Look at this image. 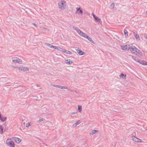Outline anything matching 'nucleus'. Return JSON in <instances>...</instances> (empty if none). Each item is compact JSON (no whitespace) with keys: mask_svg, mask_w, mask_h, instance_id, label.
I'll use <instances>...</instances> for the list:
<instances>
[{"mask_svg":"<svg viewBox=\"0 0 147 147\" xmlns=\"http://www.w3.org/2000/svg\"><path fill=\"white\" fill-rule=\"evenodd\" d=\"M132 54L137 55L138 54H142L141 51L134 46H130L129 50Z\"/></svg>","mask_w":147,"mask_h":147,"instance_id":"nucleus-1","label":"nucleus"},{"mask_svg":"<svg viewBox=\"0 0 147 147\" xmlns=\"http://www.w3.org/2000/svg\"><path fill=\"white\" fill-rule=\"evenodd\" d=\"M67 5L66 2L64 0H61L58 3V6L59 9L61 10H63L65 8Z\"/></svg>","mask_w":147,"mask_h":147,"instance_id":"nucleus-2","label":"nucleus"},{"mask_svg":"<svg viewBox=\"0 0 147 147\" xmlns=\"http://www.w3.org/2000/svg\"><path fill=\"white\" fill-rule=\"evenodd\" d=\"M73 28L74 29L76 30L77 32L80 35L86 38V36H87V35L86 34L82 31L78 27L74 26L73 27Z\"/></svg>","mask_w":147,"mask_h":147,"instance_id":"nucleus-3","label":"nucleus"},{"mask_svg":"<svg viewBox=\"0 0 147 147\" xmlns=\"http://www.w3.org/2000/svg\"><path fill=\"white\" fill-rule=\"evenodd\" d=\"M12 61L14 63H17L19 64H22V60L17 57L12 58Z\"/></svg>","mask_w":147,"mask_h":147,"instance_id":"nucleus-4","label":"nucleus"},{"mask_svg":"<svg viewBox=\"0 0 147 147\" xmlns=\"http://www.w3.org/2000/svg\"><path fill=\"white\" fill-rule=\"evenodd\" d=\"M130 46L129 45H127L125 46H121V48L123 50L129 51V49Z\"/></svg>","mask_w":147,"mask_h":147,"instance_id":"nucleus-5","label":"nucleus"},{"mask_svg":"<svg viewBox=\"0 0 147 147\" xmlns=\"http://www.w3.org/2000/svg\"><path fill=\"white\" fill-rule=\"evenodd\" d=\"M78 49H79V48H77V49H76V52L79 55H82L84 54L85 53L84 52Z\"/></svg>","mask_w":147,"mask_h":147,"instance_id":"nucleus-6","label":"nucleus"},{"mask_svg":"<svg viewBox=\"0 0 147 147\" xmlns=\"http://www.w3.org/2000/svg\"><path fill=\"white\" fill-rule=\"evenodd\" d=\"M133 32L134 33V35L135 37L136 38V40H140V37L139 35L137 34L135 32V31H133Z\"/></svg>","mask_w":147,"mask_h":147,"instance_id":"nucleus-7","label":"nucleus"},{"mask_svg":"<svg viewBox=\"0 0 147 147\" xmlns=\"http://www.w3.org/2000/svg\"><path fill=\"white\" fill-rule=\"evenodd\" d=\"M92 15L94 18L97 22H99L100 21V19L99 18L97 17L96 16V15L94 14V13H92Z\"/></svg>","mask_w":147,"mask_h":147,"instance_id":"nucleus-8","label":"nucleus"},{"mask_svg":"<svg viewBox=\"0 0 147 147\" xmlns=\"http://www.w3.org/2000/svg\"><path fill=\"white\" fill-rule=\"evenodd\" d=\"M65 63L67 64L70 65L72 63L73 61L69 59L65 60Z\"/></svg>","mask_w":147,"mask_h":147,"instance_id":"nucleus-9","label":"nucleus"},{"mask_svg":"<svg viewBox=\"0 0 147 147\" xmlns=\"http://www.w3.org/2000/svg\"><path fill=\"white\" fill-rule=\"evenodd\" d=\"M14 139L16 141V142L18 144L19 143L21 142V139L17 137H14Z\"/></svg>","mask_w":147,"mask_h":147,"instance_id":"nucleus-10","label":"nucleus"},{"mask_svg":"<svg viewBox=\"0 0 147 147\" xmlns=\"http://www.w3.org/2000/svg\"><path fill=\"white\" fill-rule=\"evenodd\" d=\"M139 63L144 65H147V62L145 61H142L140 60Z\"/></svg>","mask_w":147,"mask_h":147,"instance_id":"nucleus-11","label":"nucleus"},{"mask_svg":"<svg viewBox=\"0 0 147 147\" xmlns=\"http://www.w3.org/2000/svg\"><path fill=\"white\" fill-rule=\"evenodd\" d=\"M98 131L97 130H93L91 131L90 132L89 134L90 135H93Z\"/></svg>","mask_w":147,"mask_h":147,"instance_id":"nucleus-12","label":"nucleus"},{"mask_svg":"<svg viewBox=\"0 0 147 147\" xmlns=\"http://www.w3.org/2000/svg\"><path fill=\"white\" fill-rule=\"evenodd\" d=\"M132 140L133 141L136 142H138L139 141V139L136 137L134 136L132 137Z\"/></svg>","mask_w":147,"mask_h":147,"instance_id":"nucleus-13","label":"nucleus"},{"mask_svg":"<svg viewBox=\"0 0 147 147\" xmlns=\"http://www.w3.org/2000/svg\"><path fill=\"white\" fill-rule=\"evenodd\" d=\"M8 145L11 147H15L14 144L12 141L9 142V144H8Z\"/></svg>","mask_w":147,"mask_h":147,"instance_id":"nucleus-14","label":"nucleus"},{"mask_svg":"<svg viewBox=\"0 0 147 147\" xmlns=\"http://www.w3.org/2000/svg\"><path fill=\"white\" fill-rule=\"evenodd\" d=\"M89 41L92 43H94V41L91 39V38L89 36H86V38Z\"/></svg>","mask_w":147,"mask_h":147,"instance_id":"nucleus-15","label":"nucleus"},{"mask_svg":"<svg viewBox=\"0 0 147 147\" xmlns=\"http://www.w3.org/2000/svg\"><path fill=\"white\" fill-rule=\"evenodd\" d=\"M131 57H132V58L133 59H134L135 61H136L137 62H138L139 63V61H140V59L138 58L137 57H135V56H131Z\"/></svg>","mask_w":147,"mask_h":147,"instance_id":"nucleus-16","label":"nucleus"},{"mask_svg":"<svg viewBox=\"0 0 147 147\" xmlns=\"http://www.w3.org/2000/svg\"><path fill=\"white\" fill-rule=\"evenodd\" d=\"M126 75H124L123 73L121 74L120 75H119V77L120 78H124L125 79V78L126 77Z\"/></svg>","mask_w":147,"mask_h":147,"instance_id":"nucleus-17","label":"nucleus"},{"mask_svg":"<svg viewBox=\"0 0 147 147\" xmlns=\"http://www.w3.org/2000/svg\"><path fill=\"white\" fill-rule=\"evenodd\" d=\"M3 129L2 125H0V133L3 134Z\"/></svg>","mask_w":147,"mask_h":147,"instance_id":"nucleus-18","label":"nucleus"},{"mask_svg":"<svg viewBox=\"0 0 147 147\" xmlns=\"http://www.w3.org/2000/svg\"><path fill=\"white\" fill-rule=\"evenodd\" d=\"M22 71H28L29 70V69L28 68L26 67H22Z\"/></svg>","mask_w":147,"mask_h":147,"instance_id":"nucleus-19","label":"nucleus"},{"mask_svg":"<svg viewBox=\"0 0 147 147\" xmlns=\"http://www.w3.org/2000/svg\"><path fill=\"white\" fill-rule=\"evenodd\" d=\"M59 88H61V89H68L67 87L66 86H59Z\"/></svg>","mask_w":147,"mask_h":147,"instance_id":"nucleus-20","label":"nucleus"},{"mask_svg":"<svg viewBox=\"0 0 147 147\" xmlns=\"http://www.w3.org/2000/svg\"><path fill=\"white\" fill-rule=\"evenodd\" d=\"M7 119L6 117H2L0 119V120H1L2 121H5Z\"/></svg>","mask_w":147,"mask_h":147,"instance_id":"nucleus-21","label":"nucleus"},{"mask_svg":"<svg viewBox=\"0 0 147 147\" xmlns=\"http://www.w3.org/2000/svg\"><path fill=\"white\" fill-rule=\"evenodd\" d=\"M83 11L81 9H80L79 10V11L78 12V13H78V14H80L81 15H82L83 14Z\"/></svg>","mask_w":147,"mask_h":147,"instance_id":"nucleus-22","label":"nucleus"},{"mask_svg":"<svg viewBox=\"0 0 147 147\" xmlns=\"http://www.w3.org/2000/svg\"><path fill=\"white\" fill-rule=\"evenodd\" d=\"M124 33L125 36H128V32L125 29L124 30Z\"/></svg>","mask_w":147,"mask_h":147,"instance_id":"nucleus-23","label":"nucleus"},{"mask_svg":"<svg viewBox=\"0 0 147 147\" xmlns=\"http://www.w3.org/2000/svg\"><path fill=\"white\" fill-rule=\"evenodd\" d=\"M82 107L81 106L79 105L78 106V112H80L82 111Z\"/></svg>","mask_w":147,"mask_h":147,"instance_id":"nucleus-24","label":"nucleus"},{"mask_svg":"<svg viewBox=\"0 0 147 147\" xmlns=\"http://www.w3.org/2000/svg\"><path fill=\"white\" fill-rule=\"evenodd\" d=\"M115 7V4L114 3H112L110 6V7L111 9H113Z\"/></svg>","mask_w":147,"mask_h":147,"instance_id":"nucleus-25","label":"nucleus"},{"mask_svg":"<svg viewBox=\"0 0 147 147\" xmlns=\"http://www.w3.org/2000/svg\"><path fill=\"white\" fill-rule=\"evenodd\" d=\"M59 51H62L63 53H65L66 52V50L64 49L61 48H60L59 49Z\"/></svg>","mask_w":147,"mask_h":147,"instance_id":"nucleus-26","label":"nucleus"},{"mask_svg":"<svg viewBox=\"0 0 147 147\" xmlns=\"http://www.w3.org/2000/svg\"><path fill=\"white\" fill-rule=\"evenodd\" d=\"M11 140V139H7V140H6V143L7 145H8V144H9V142H10L11 141H10Z\"/></svg>","mask_w":147,"mask_h":147,"instance_id":"nucleus-27","label":"nucleus"},{"mask_svg":"<svg viewBox=\"0 0 147 147\" xmlns=\"http://www.w3.org/2000/svg\"><path fill=\"white\" fill-rule=\"evenodd\" d=\"M65 53H66V54H69V55H71L72 54V53L71 52L69 51H67L66 50V52Z\"/></svg>","mask_w":147,"mask_h":147,"instance_id":"nucleus-28","label":"nucleus"},{"mask_svg":"<svg viewBox=\"0 0 147 147\" xmlns=\"http://www.w3.org/2000/svg\"><path fill=\"white\" fill-rule=\"evenodd\" d=\"M51 85L53 86H54L55 87H57V88H59V85H55V84H51Z\"/></svg>","mask_w":147,"mask_h":147,"instance_id":"nucleus-29","label":"nucleus"},{"mask_svg":"<svg viewBox=\"0 0 147 147\" xmlns=\"http://www.w3.org/2000/svg\"><path fill=\"white\" fill-rule=\"evenodd\" d=\"M47 46H48L49 47L51 48H53V45H51L50 44H48L47 45Z\"/></svg>","mask_w":147,"mask_h":147,"instance_id":"nucleus-30","label":"nucleus"},{"mask_svg":"<svg viewBox=\"0 0 147 147\" xmlns=\"http://www.w3.org/2000/svg\"><path fill=\"white\" fill-rule=\"evenodd\" d=\"M76 9L77 10L76 13H78V12L79 11V10H80L81 9V8L80 7H79V8L76 7Z\"/></svg>","mask_w":147,"mask_h":147,"instance_id":"nucleus-31","label":"nucleus"},{"mask_svg":"<svg viewBox=\"0 0 147 147\" xmlns=\"http://www.w3.org/2000/svg\"><path fill=\"white\" fill-rule=\"evenodd\" d=\"M26 127H28L30 126V123H28L26 124Z\"/></svg>","mask_w":147,"mask_h":147,"instance_id":"nucleus-32","label":"nucleus"},{"mask_svg":"<svg viewBox=\"0 0 147 147\" xmlns=\"http://www.w3.org/2000/svg\"><path fill=\"white\" fill-rule=\"evenodd\" d=\"M81 123V122L79 120L78 121H77L76 123V125H79L80 123Z\"/></svg>","mask_w":147,"mask_h":147,"instance_id":"nucleus-33","label":"nucleus"},{"mask_svg":"<svg viewBox=\"0 0 147 147\" xmlns=\"http://www.w3.org/2000/svg\"><path fill=\"white\" fill-rule=\"evenodd\" d=\"M32 24L35 27L37 28L38 27L37 25L35 23H32Z\"/></svg>","mask_w":147,"mask_h":147,"instance_id":"nucleus-34","label":"nucleus"},{"mask_svg":"<svg viewBox=\"0 0 147 147\" xmlns=\"http://www.w3.org/2000/svg\"><path fill=\"white\" fill-rule=\"evenodd\" d=\"M43 28L45 30H46L47 31H49V29L47 28Z\"/></svg>","mask_w":147,"mask_h":147,"instance_id":"nucleus-35","label":"nucleus"},{"mask_svg":"<svg viewBox=\"0 0 147 147\" xmlns=\"http://www.w3.org/2000/svg\"><path fill=\"white\" fill-rule=\"evenodd\" d=\"M18 69H19V70L22 71V67H18Z\"/></svg>","mask_w":147,"mask_h":147,"instance_id":"nucleus-36","label":"nucleus"},{"mask_svg":"<svg viewBox=\"0 0 147 147\" xmlns=\"http://www.w3.org/2000/svg\"><path fill=\"white\" fill-rule=\"evenodd\" d=\"M43 119H40L39 120H38V122H42V121H43Z\"/></svg>","mask_w":147,"mask_h":147,"instance_id":"nucleus-37","label":"nucleus"},{"mask_svg":"<svg viewBox=\"0 0 147 147\" xmlns=\"http://www.w3.org/2000/svg\"><path fill=\"white\" fill-rule=\"evenodd\" d=\"M143 142V141L142 140H141L140 139H139V141L138 142H141V143H142V142Z\"/></svg>","mask_w":147,"mask_h":147,"instance_id":"nucleus-38","label":"nucleus"},{"mask_svg":"<svg viewBox=\"0 0 147 147\" xmlns=\"http://www.w3.org/2000/svg\"><path fill=\"white\" fill-rule=\"evenodd\" d=\"M57 47L55 46H53V48H54L55 49H57Z\"/></svg>","mask_w":147,"mask_h":147,"instance_id":"nucleus-39","label":"nucleus"},{"mask_svg":"<svg viewBox=\"0 0 147 147\" xmlns=\"http://www.w3.org/2000/svg\"><path fill=\"white\" fill-rule=\"evenodd\" d=\"M57 47L55 46H53V48H54L55 49H57Z\"/></svg>","mask_w":147,"mask_h":147,"instance_id":"nucleus-40","label":"nucleus"},{"mask_svg":"<svg viewBox=\"0 0 147 147\" xmlns=\"http://www.w3.org/2000/svg\"><path fill=\"white\" fill-rule=\"evenodd\" d=\"M60 47H57V49H56L58 50L59 51V50H60L59 49H60Z\"/></svg>","mask_w":147,"mask_h":147,"instance_id":"nucleus-41","label":"nucleus"},{"mask_svg":"<svg viewBox=\"0 0 147 147\" xmlns=\"http://www.w3.org/2000/svg\"><path fill=\"white\" fill-rule=\"evenodd\" d=\"M77 125H76V123L74 124L73 125V126L74 127H75Z\"/></svg>","mask_w":147,"mask_h":147,"instance_id":"nucleus-42","label":"nucleus"},{"mask_svg":"<svg viewBox=\"0 0 147 147\" xmlns=\"http://www.w3.org/2000/svg\"><path fill=\"white\" fill-rule=\"evenodd\" d=\"M12 67H13L14 68H18V67L16 66H12Z\"/></svg>","mask_w":147,"mask_h":147,"instance_id":"nucleus-43","label":"nucleus"},{"mask_svg":"<svg viewBox=\"0 0 147 147\" xmlns=\"http://www.w3.org/2000/svg\"><path fill=\"white\" fill-rule=\"evenodd\" d=\"M144 37L145 38H146V39H147V36H146V35L144 36Z\"/></svg>","mask_w":147,"mask_h":147,"instance_id":"nucleus-44","label":"nucleus"},{"mask_svg":"<svg viewBox=\"0 0 147 147\" xmlns=\"http://www.w3.org/2000/svg\"><path fill=\"white\" fill-rule=\"evenodd\" d=\"M75 114V112H73L72 113V114Z\"/></svg>","mask_w":147,"mask_h":147,"instance_id":"nucleus-45","label":"nucleus"},{"mask_svg":"<svg viewBox=\"0 0 147 147\" xmlns=\"http://www.w3.org/2000/svg\"><path fill=\"white\" fill-rule=\"evenodd\" d=\"M40 28H41L42 29H44L43 28H44V27H40Z\"/></svg>","mask_w":147,"mask_h":147,"instance_id":"nucleus-46","label":"nucleus"},{"mask_svg":"<svg viewBox=\"0 0 147 147\" xmlns=\"http://www.w3.org/2000/svg\"><path fill=\"white\" fill-rule=\"evenodd\" d=\"M2 117L1 116V115H0V119H1V117Z\"/></svg>","mask_w":147,"mask_h":147,"instance_id":"nucleus-47","label":"nucleus"},{"mask_svg":"<svg viewBox=\"0 0 147 147\" xmlns=\"http://www.w3.org/2000/svg\"><path fill=\"white\" fill-rule=\"evenodd\" d=\"M37 86H39V84H37Z\"/></svg>","mask_w":147,"mask_h":147,"instance_id":"nucleus-48","label":"nucleus"},{"mask_svg":"<svg viewBox=\"0 0 147 147\" xmlns=\"http://www.w3.org/2000/svg\"><path fill=\"white\" fill-rule=\"evenodd\" d=\"M146 14L147 15V10L146 11Z\"/></svg>","mask_w":147,"mask_h":147,"instance_id":"nucleus-49","label":"nucleus"},{"mask_svg":"<svg viewBox=\"0 0 147 147\" xmlns=\"http://www.w3.org/2000/svg\"><path fill=\"white\" fill-rule=\"evenodd\" d=\"M76 147H78V146H76Z\"/></svg>","mask_w":147,"mask_h":147,"instance_id":"nucleus-50","label":"nucleus"},{"mask_svg":"<svg viewBox=\"0 0 147 147\" xmlns=\"http://www.w3.org/2000/svg\"><path fill=\"white\" fill-rule=\"evenodd\" d=\"M146 130H147V129H146Z\"/></svg>","mask_w":147,"mask_h":147,"instance_id":"nucleus-51","label":"nucleus"}]
</instances>
